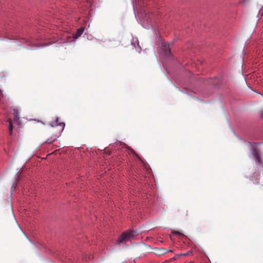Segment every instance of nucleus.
Wrapping results in <instances>:
<instances>
[{"mask_svg":"<svg viewBox=\"0 0 263 263\" xmlns=\"http://www.w3.org/2000/svg\"><path fill=\"white\" fill-rule=\"evenodd\" d=\"M130 151H131V152H132L133 154H134L136 157H138V158H139L138 155L136 153V152H135L133 149H130Z\"/></svg>","mask_w":263,"mask_h":263,"instance_id":"11","label":"nucleus"},{"mask_svg":"<svg viewBox=\"0 0 263 263\" xmlns=\"http://www.w3.org/2000/svg\"><path fill=\"white\" fill-rule=\"evenodd\" d=\"M192 254V251H189L186 253H181L178 255V256H190Z\"/></svg>","mask_w":263,"mask_h":263,"instance_id":"9","label":"nucleus"},{"mask_svg":"<svg viewBox=\"0 0 263 263\" xmlns=\"http://www.w3.org/2000/svg\"><path fill=\"white\" fill-rule=\"evenodd\" d=\"M8 122H9V133L10 135H11L12 133L13 130V125H12V122L10 119H9L8 120Z\"/></svg>","mask_w":263,"mask_h":263,"instance_id":"7","label":"nucleus"},{"mask_svg":"<svg viewBox=\"0 0 263 263\" xmlns=\"http://www.w3.org/2000/svg\"><path fill=\"white\" fill-rule=\"evenodd\" d=\"M84 28L83 27H81L78 29L76 34H74L73 36V38L77 39L79 36H80L83 32H84Z\"/></svg>","mask_w":263,"mask_h":263,"instance_id":"5","label":"nucleus"},{"mask_svg":"<svg viewBox=\"0 0 263 263\" xmlns=\"http://www.w3.org/2000/svg\"><path fill=\"white\" fill-rule=\"evenodd\" d=\"M13 111H14V121H16L17 120H18V118H20V117H19V115H20V113L18 111L17 109H13Z\"/></svg>","mask_w":263,"mask_h":263,"instance_id":"6","label":"nucleus"},{"mask_svg":"<svg viewBox=\"0 0 263 263\" xmlns=\"http://www.w3.org/2000/svg\"><path fill=\"white\" fill-rule=\"evenodd\" d=\"M172 233L176 235H180V233L177 231H174L172 232Z\"/></svg>","mask_w":263,"mask_h":263,"instance_id":"12","label":"nucleus"},{"mask_svg":"<svg viewBox=\"0 0 263 263\" xmlns=\"http://www.w3.org/2000/svg\"><path fill=\"white\" fill-rule=\"evenodd\" d=\"M50 125L52 127L50 131L52 136L45 142L46 144H51L57 140L64 130L65 123L63 122L59 123V118H57L55 121L50 123Z\"/></svg>","mask_w":263,"mask_h":263,"instance_id":"1","label":"nucleus"},{"mask_svg":"<svg viewBox=\"0 0 263 263\" xmlns=\"http://www.w3.org/2000/svg\"><path fill=\"white\" fill-rule=\"evenodd\" d=\"M251 153L256 165H261L262 161L258 150L255 147H253L251 149Z\"/></svg>","mask_w":263,"mask_h":263,"instance_id":"3","label":"nucleus"},{"mask_svg":"<svg viewBox=\"0 0 263 263\" xmlns=\"http://www.w3.org/2000/svg\"><path fill=\"white\" fill-rule=\"evenodd\" d=\"M260 116L263 119V110L260 113Z\"/></svg>","mask_w":263,"mask_h":263,"instance_id":"15","label":"nucleus"},{"mask_svg":"<svg viewBox=\"0 0 263 263\" xmlns=\"http://www.w3.org/2000/svg\"><path fill=\"white\" fill-rule=\"evenodd\" d=\"M138 235V233L136 231L129 230L123 232L118 238V243H120L123 241H127Z\"/></svg>","mask_w":263,"mask_h":263,"instance_id":"2","label":"nucleus"},{"mask_svg":"<svg viewBox=\"0 0 263 263\" xmlns=\"http://www.w3.org/2000/svg\"><path fill=\"white\" fill-rule=\"evenodd\" d=\"M240 3H245L247 0H239Z\"/></svg>","mask_w":263,"mask_h":263,"instance_id":"14","label":"nucleus"},{"mask_svg":"<svg viewBox=\"0 0 263 263\" xmlns=\"http://www.w3.org/2000/svg\"><path fill=\"white\" fill-rule=\"evenodd\" d=\"M183 215L184 216H187V210H185L183 212Z\"/></svg>","mask_w":263,"mask_h":263,"instance_id":"13","label":"nucleus"},{"mask_svg":"<svg viewBox=\"0 0 263 263\" xmlns=\"http://www.w3.org/2000/svg\"><path fill=\"white\" fill-rule=\"evenodd\" d=\"M162 50L163 54L166 57H169L171 54V49L169 45L167 44H163L162 45Z\"/></svg>","mask_w":263,"mask_h":263,"instance_id":"4","label":"nucleus"},{"mask_svg":"<svg viewBox=\"0 0 263 263\" xmlns=\"http://www.w3.org/2000/svg\"><path fill=\"white\" fill-rule=\"evenodd\" d=\"M167 252H172V250H167Z\"/></svg>","mask_w":263,"mask_h":263,"instance_id":"16","label":"nucleus"},{"mask_svg":"<svg viewBox=\"0 0 263 263\" xmlns=\"http://www.w3.org/2000/svg\"><path fill=\"white\" fill-rule=\"evenodd\" d=\"M166 253H167V251L166 249H165L164 248H161V249L159 250V252L157 253V254L159 255H161L164 254Z\"/></svg>","mask_w":263,"mask_h":263,"instance_id":"8","label":"nucleus"},{"mask_svg":"<svg viewBox=\"0 0 263 263\" xmlns=\"http://www.w3.org/2000/svg\"><path fill=\"white\" fill-rule=\"evenodd\" d=\"M15 123L17 124V125H21V120H20V119L18 118V120L16 121H14Z\"/></svg>","mask_w":263,"mask_h":263,"instance_id":"10","label":"nucleus"}]
</instances>
